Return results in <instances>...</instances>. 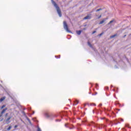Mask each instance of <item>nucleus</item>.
Returning <instances> with one entry per match:
<instances>
[{
    "instance_id": "1",
    "label": "nucleus",
    "mask_w": 131,
    "mask_h": 131,
    "mask_svg": "<svg viewBox=\"0 0 131 131\" xmlns=\"http://www.w3.org/2000/svg\"><path fill=\"white\" fill-rule=\"evenodd\" d=\"M51 3L53 5V6L56 8V9L57 12V14H58L59 17H62V13H61V10L58 5L56 4V2L54 1V0H51Z\"/></svg>"
},
{
    "instance_id": "2",
    "label": "nucleus",
    "mask_w": 131,
    "mask_h": 131,
    "mask_svg": "<svg viewBox=\"0 0 131 131\" xmlns=\"http://www.w3.org/2000/svg\"><path fill=\"white\" fill-rule=\"evenodd\" d=\"M63 28L67 32H70V30L68 29V25H67L66 21H63Z\"/></svg>"
},
{
    "instance_id": "3",
    "label": "nucleus",
    "mask_w": 131,
    "mask_h": 131,
    "mask_svg": "<svg viewBox=\"0 0 131 131\" xmlns=\"http://www.w3.org/2000/svg\"><path fill=\"white\" fill-rule=\"evenodd\" d=\"M12 118V116H9L8 118L5 119V121L7 124H9V123H11V119Z\"/></svg>"
},
{
    "instance_id": "4",
    "label": "nucleus",
    "mask_w": 131,
    "mask_h": 131,
    "mask_svg": "<svg viewBox=\"0 0 131 131\" xmlns=\"http://www.w3.org/2000/svg\"><path fill=\"white\" fill-rule=\"evenodd\" d=\"M7 110H8V108L7 107L3 110V111L1 112L0 117H2V116H3V115L6 112V111H7Z\"/></svg>"
},
{
    "instance_id": "5",
    "label": "nucleus",
    "mask_w": 131,
    "mask_h": 131,
    "mask_svg": "<svg viewBox=\"0 0 131 131\" xmlns=\"http://www.w3.org/2000/svg\"><path fill=\"white\" fill-rule=\"evenodd\" d=\"M92 18V16H91V14L87 15L85 17L83 18V19L86 20V19H91Z\"/></svg>"
},
{
    "instance_id": "6",
    "label": "nucleus",
    "mask_w": 131,
    "mask_h": 131,
    "mask_svg": "<svg viewBox=\"0 0 131 131\" xmlns=\"http://www.w3.org/2000/svg\"><path fill=\"white\" fill-rule=\"evenodd\" d=\"M106 20H108V18H103V19H102V20H101V21L99 23V25L103 24L105 22V21H106Z\"/></svg>"
},
{
    "instance_id": "7",
    "label": "nucleus",
    "mask_w": 131,
    "mask_h": 131,
    "mask_svg": "<svg viewBox=\"0 0 131 131\" xmlns=\"http://www.w3.org/2000/svg\"><path fill=\"white\" fill-rule=\"evenodd\" d=\"M111 23H114V24H115V23H116V21H115V19H113L108 23V25H110Z\"/></svg>"
},
{
    "instance_id": "8",
    "label": "nucleus",
    "mask_w": 131,
    "mask_h": 131,
    "mask_svg": "<svg viewBox=\"0 0 131 131\" xmlns=\"http://www.w3.org/2000/svg\"><path fill=\"white\" fill-rule=\"evenodd\" d=\"M45 116H46V117H47V118H50L51 117V115H50L49 114V113H45Z\"/></svg>"
},
{
    "instance_id": "9",
    "label": "nucleus",
    "mask_w": 131,
    "mask_h": 131,
    "mask_svg": "<svg viewBox=\"0 0 131 131\" xmlns=\"http://www.w3.org/2000/svg\"><path fill=\"white\" fill-rule=\"evenodd\" d=\"M76 33L78 34V35H80V34H81V31H76Z\"/></svg>"
},
{
    "instance_id": "10",
    "label": "nucleus",
    "mask_w": 131,
    "mask_h": 131,
    "mask_svg": "<svg viewBox=\"0 0 131 131\" xmlns=\"http://www.w3.org/2000/svg\"><path fill=\"white\" fill-rule=\"evenodd\" d=\"M78 103H79L78 100H76L74 101V105H77V104H78Z\"/></svg>"
},
{
    "instance_id": "11",
    "label": "nucleus",
    "mask_w": 131,
    "mask_h": 131,
    "mask_svg": "<svg viewBox=\"0 0 131 131\" xmlns=\"http://www.w3.org/2000/svg\"><path fill=\"white\" fill-rule=\"evenodd\" d=\"M5 99H6V97H5V96H4V97L1 98L0 99V102H3V101H4V100H5Z\"/></svg>"
},
{
    "instance_id": "12",
    "label": "nucleus",
    "mask_w": 131,
    "mask_h": 131,
    "mask_svg": "<svg viewBox=\"0 0 131 131\" xmlns=\"http://www.w3.org/2000/svg\"><path fill=\"white\" fill-rule=\"evenodd\" d=\"M117 36V34H115V35H112V36H110V38H113L114 37H115V36Z\"/></svg>"
},
{
    "instance_id": "13",
    "label": "nucleus",
    "mask_w": 131,
    "mask_h": 131,
    "mask_svg": "<svg viewBox=\"0 0 131 131\" xmlns=\"http://www.w3.org/2000/svg\"><path fill=\"white\" fill-rule=\"evenodd\" d=\"M88 46L90 47V48H93V46H92V44L90 43V41H88Z\"/></svg>"
},
{
    "instance_id": "14",
    "label": "nucleus",
    "mask_w": 131,
    "mask_h": 131,
    "mask_svg": "<svg viewBox=\"0 0 131 131\" xmlns=\"http://www.w3.org/2000/svg\"><path fill=\"white\" fill-rule=\"evenodd\" d=\"M11 128H12V126H10L8 128H7V130H10Z\"/></svg>"
},
{
    "instance_id": "15",
    "label": "nucleus",
    "mask_w": 131,
    "mask_h": 131,
    "mask_svg": "<svg viewBox=\"0 0 131 131\" xmlns=\"http://www.w3.org/2000/svg\"><path fill=\"white\" fill-rule=\"evenodd\" d=\"M100 11H102V8H100L99 9L96 10V12H99Z\"/></svg>"
},
{
    "instance_id": "16",
    "label": "nucleus",
    "mask_w": 131,
    "mask_h": 131,
    "mask_svg": "<svg viewBox=\"0 0 131 131\" xmlns=\"http://www.w3.org/2000/svg\"><path fill=\"white\" fill-rule=\"evenodd\" d=\"M97 8H98V7H96V8L93 9L92 10V11L91 12V13H93V12H95V11H96V9H97Z\"/></svg>"
},
{
    "instance_id": "17",
    "label": "nucleus",
    "mask_w": 131,
    "mask_h": 131,
    "mask_svg": "<svg viewBox=\"0 0 131 131\" xmlns=\"http://www.w3.org/2000/svg\"><path fill=\"white\" fill-rule=\"evenodd\" d=\"M5 107H6V105L4 104L2 106L1 109H4V108H5Z\"/></svg>"
},
{
    "instance_id": "18",
    "label": "nucleus",
    "mask_w": 131,
    "mask_h": 131,
    "mask_svg": "<svg viewBox=\"0 0 131 131\" xmlns=\"http://www.w3.org/2000/svg\"><path fill=\"white\" fill-rule=\"evenodd\" d=\"M125 126H126V127L129 128V124H125Z\"/></svg>"
},
{
    "instance_id": "19",
    "label": "nucleus",
    "mask_w": 131,
    "mask_h": 131,
    "mask_svg": "<svg viewBox=\"0 0 131 131\" xmlns=\"http://www.w3.org/2000/svg\"><path fill=\"white\" fill-rule=\"evenodd\" d=\"M91 106H96V104L95 103H91Z\"/></svg>"
},
{
    "instance_id": "20",
    "label": "nucleus",
    "mask_w": 131,
    "mask_h": 131,
    "mask_svg": "<svg viewBox=\"0 0 131 131\" xmlns=\"http://www.w3.org/2000/svg\"><path fill=\"white\" fill-rule=\"evenodd\" d=\"M37 131H41V129H40V128L38 127Z\"/></svg>"
},
{
    "instance_id": "21",
    "label": "nucleus",
    "mask_w": 131,
    "mask_h": 131,
    "mask_svg": "<svg viewBox=\"0 0 131 131\" xmlns=\"http://www.w3.org/2000/svg\"><path fill=\"white\" fill-rule=\"evenodd\" d=\"M28 120L29 123H30L31 124H31V121H30V120H29V118H28Z\"/></svg>"
},
{
    "instance_id": "22",
    "label": "nucleus",
    "mask_w": 131,
    "mask_h": 131,
    "mask_svg": "<svg viewBox=\"0 0 131 131\" xmlns=\"http://www.w3.org/2000/svg\"><path fill=\"white\" fill-rule=\"evenodd\" d=\"M18 126V125H15L14 126V128H17V127Z\"/></svg>"
},
{
    "instance_id": "23",
    "label": "nucleus",
    "mask_w": 131,
    "mask_h": 131,
    "mask_svg": "<svg viewBox=\"0 0 131 131\" xmlns=\"http://www.w3.org/2000/svg\"><path fill=\"white\" fill-rule=\"evenodd\" d=\"M8 114H9L8 113H6L5 114V117H7V116H8Z\"/></svg>"
},
{
    "instance_id": "24",
    "label": "nucleus",
    "mask_w": 131,
    "mask_h": 131,
    "mask_svg": "<svg viewBox=\"0 0 131 131\" xmlns=\"http://www.w3.org/2000/svg\"><path fill=\"white\" fill-rule=\"evenodd\" d=\"M96 32V31H94L92 32V34H95V33Z\"/></svg>"
},
{
    "instance_id": "25",
    "label": "nucleus",
    "mask_w": 131,
    "mask_h": 131,
    "mask_svg": "<svg viewBox=\"0 0 131 131\" xmlns=\"http://www.w3.org/2000/svg\"><path fill=\"white\" fill-rule=\"evenodd\" d=\"M101 35H103V33H101L99 35V36H101Z\"/></svg>"
},
{
    "instance_id": "26",
    "label": "nucleus",
    "mask_w": 131,
    "mask_h": 131,
    "mask_svg": "<svg viewBox=\"0 0 131 131\" xmlns=\"http://www.w3.org/2000/svg\"><path fill=\"white\" fill-rule=\"evenodd\" d=\"M56 121H61V120L57 119V120H56Z\"/></svg>"
},
{
    "instance_id": "27",
    "label": "nucleus",
    "mask_w": 131,
    "mask_h": 131,
    "mask_svg": "<svg viewBox=\"0 0 131 131\" xmlns=\"http://www.w3.org/2000/svg\"><path fill=\"white\" fill-rule=\"evenodd\" d=\"M103 127H106V125H102Z\"/></svg>"
},
{
    "instance_id": "28",
    "label": "nucleus",
    "mask_w": 131,
    "mask_h": 131,
    "mask_svg": "<svg viewBox=\"0 0 131 131\" xmlns=\"http://www.w3.org/2000/svg\"><path fill=\"white\" fill-rule=\"evenodd\" d=\"M101 17H102V15H100V16L98 17V19H100V18H101Z\"/></svg>"
},
{
    "instance_id": "29",
    "label": "nucleus",
    "mask_w": 131,
    "mask_h": 131,
    "mask_svg": "<svg viewBox=\"0 0 131 131\" xmlns=\"http://www.w3.org/2000/svg\"><path fill=\"white\" fill-rule=\"evenodd\" d=\"M101 106H102V104H99V107H101Z\"/></svg>"
},
{
    "instance_id": "30",
    "label": "nucleus",
    "mask_w": 131,
    "mask_h": 131,
    "mask_svg": "<svg viewBox=\"0 0 131 131\" xmlns=\"http://www.w3.org/2000/svg\"><path fill=\"white\" fill-rule=\"evenodd\" d=\"M67 125H68V124H65L66 127H67Z\"/></svg>"
},
{
    "instance_id": "31",
    "label": "nucleus",
    "mask_w": 131,
    "mask_h": 131,
    "mask_svg": "<svg viewBox=\"0 0 131 131\" xmlns=\"http://www.w3.org/2000/svg\"><path fill=\"white\" fill-rule=\"evenodd\" d=\"M125 36H126V35H124L123 37H125Z\"/></svg>"
},
{
    "instance_id": "32",
    "label": "nucleus",
    "mask_w": 131,
    "mask_h": 131,
    "mask_svg": "<svg viewBox=\"0 0 131 131\" xmlns=\"http://www.w3.org/2000/svg\"><path fill=\"white\" fill-rule=\"evenodd\" d=\"M54 117H57V116L56 115H54Z\"/></svg>"
},
{
    "instance_id": "33",
    "label": "nucleus",
    "mask_w": 131,
    "mask_h": 131,
    "mask_svg": "<svg viewBox=\"0 0 131 131\" xmlns=\"http://www.w3.org/2000/svg\"><path fill=\"white\" fill-rule=\"evenodd\" d=\"M55 58H58V56H55Z\"/></svg>"
},
{
    "instance_id": "34",
    "label": "nucleus",
    "mask_w": 131,
    "mask_h": 131,
    "mask_svg": "<svg viewBox=\"0 0 131 131\" xmlns=\"http://www.w3.org/2000/svg\"><path fill=\"white\" fill-rule=\"evenodd\" d=\"M108 89H109L108 87H106V90H108Z\"/></svg>"
},
{
    "instance_id": "35",
    "label": "nucleus",
    "mask_w": 131,
    "mask_h": 131,
    "mask_svg": "<svg viewBox=\"0 0 131 131\" xmlns=\"http://www.w3.org/2000/svg\"><path fill=\"white\" fill-rule=\"evenodd\" d=\"M83 30H85V28H84V29H83Z\"/></svg>"
},
{
    "instance_id": "36",
    "label": "nucleus",
    "mask_w": 131,
    "mask_h": 131,
    "mask_svg": "<svg viewBox=\"0 0 131 131\" xmlns=\"http://www.w3.org/2000/svg\"><path fill=\"white\" fill-rule=\"evenodd\" d=\"M122 121H123V119H122Z\"/></svg>"
},
{
    "instance_id": "37",
    "label": "nucleus",
    "mask_w": 131,
    "mask_h": 131,
    "mask_svg": "<svg viewBox=\"0 0 131 131\" xmlns=\"http://www.w3.org/2000/svg\"><path fill=\"white\" fill-rule=\"evenodd\" d=\"M59 58H60V55H59V57H58Z\"/></svg>"
},
{
    "instance_id": "38",
    "label": "nucleus",
    "mask_w": 131,
    "mask_h": 131,
    "mask_svg": "<svg viewBox=\"0 0 131 131\" xmlns=\"http://www.w3.org/2000/svg\"><path fill=\"white\" fill-rule=\"evenodd\" d=\"M90 126H91V124H89Z\"/></svg>"
},
{
    "instance_id": "39",
    "label": "nucleus",
    "mask_w": 131,
    "mask_h": 131,
    "mask_svg": "<svg viewBox=\"0 0 131 131\" xmlns=\"http://www.w3.org/2000/svg\"><path fill=\"white\" fill-rule=\"evenodd\" d=\"M101 119H103V118H101Z\"/></svg>"
}]
</instances>
